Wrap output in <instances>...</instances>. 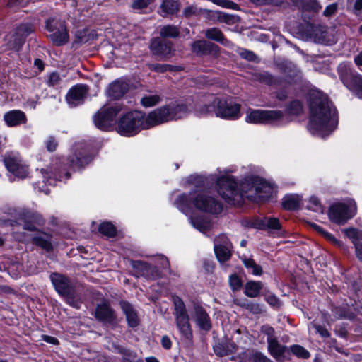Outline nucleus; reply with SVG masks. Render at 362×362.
Segmentation results:
<instances>
[{
  "label": "nucleus",
  "instance_id": "1",
  "mask_svg": "<svg viewBox=\"0 0 362 362\" xmlns=\"http://www.w3.org/2000/svg\"><path fill=\"white\" fill-rule=\"evenodd\" d=\"M228 173L217 179L216 185L220 196L230 204H239L244 197L255 202H263L273 192L272 185L262 178L247 176L238 184Z\"/></svg>",
  "mask_w": 362,
  "mask_h": 362
},
{
  "label": "nucleus",
  "instance_id": "2",
  "mask_svg": "<svg viewBox=\"0 0 362 362\" xmlns=\"http://www.w3.org/2000/svg\"><path fill=\"white\" fill-rule=\"evenodd\" d=\"M310 121L308 126L311 134L324 137L337 125V114L327 97L320 93L310 95Z\"/></svg>",
  "mask_w": 362,
  "mask_h": 362
},
{
  "label": "nucleus",
  "instance_id": "3",
  "mask_svg": "<svg viewBox=\"0 0 362 362\" xmlns=\"http://www.w3.org/2000/svg\"><path fill=\"white\" fill-rule=\"evenodd\" d=\"M50 280L56 291L64 298L69 305L75 308H80L81 299L76 283L59 273L51 274Z\"/></svg>",
  "mask_w": 362,
  "mask_h": 362
},
{
  "label": "nucleus",
  "instance_id": "4",
  "mask_svg": "<svg viewBox=\"0 0 362 362\" xmlns=\"http://www.w3.org/2000/svg\"><path fill=\"white\" fill-rule=\"evenodd\" d=\"M143 129H146L145 113L141 111L129 112L118 121L117 132L122 136L135 135Z\"/></svg>",
  "mask_w": 362,
  "mask_h": 362
},
{
  "label": "nucleus",
  "instance_id": "5",
  "mask_svg": "<svg viewBox=\"0 0 362 362\" xmlns=\"http://www.w3.org/2000/svg\"><path fill=\"white\" fill-rule=\"evenodd\" d=\"M212 105L205 112L214 111L217 117L223 119H235L240 116V105L232 101L225 100L216 97H211Z\"/></svg>",
  "mask_w": 362,
  "mask_h": 362
},
{
  "label": "nucleus",
  "instance_id": "6",
  "mask_svg": "<svg viewBox=\"0 0 362 362\" xmlns=\"http://www.w3.org/2000/svg\"><path fill=\"white\" fill-rule=\"evenodd\" d=\"M122 109V106L118 103L103 107L93 116L95 125L102 130H108L115 124L116 117Z\"/></svg>",
  "mask_w": 362,
  "mask_h": 362
},
{
  "label": "nucleus",
  "instance_id": "7",
  "mask_svg": "<svg viewBox=\"0 0 362 362\" xmlns=\"http://www.w3.org/2000/svg\"><path fill=\"white\" fill-rule=\"evenodd\" d=\"M192 204L199 211L213 214H219L223 209L222 204L208 192L194 193Z\"/></svg>",
  "mask_w": 362,
  "mask_h": 362
},
{
  "label": "nucleus",
  "instance_id": "8",
  "mask_svg": "<svg viewBox=\"0 0 362 362\" xmlns=\"http://www.w3.org/2000/svg\"><path fill=\"white\" fill-rule=\"evenodd\" d=\"M34 30L35 28L32 23L20 24L6 36L7 46L11 49L18 51L23 45L26 37Z\"/></svg>",
  "mask_w": 362,
  "mask_h": 362
},
{
  "label": "nucleus",
  "instance_id": "9",
  "mask_svg": "<svg viewBox=\"0 0 362 362\" xmlns=\"http://www.w3.org/2000/svg\"><path fill=\"white\" fill-rule=\"evenodd\" d=\"M176 325L180 334L187 339L192 337V331L189 322V316L183 301L180 298L174 299Z\"/></svg>",
  "mask_w": 362,
  "mask_h": 362
},
{
  "label": "nucleus",
  "instance_id": "10",
  "mask_svg": "<svg viewBox=\"0 0 362 362\" xmlns=\"http://www.w3.org/2000/svg\"><path fill=\"white\" fill-rule=\"evenodd\" d=\"M4 163L7 170L16 177L23 179L29 173L28 165L18 152H8L4 156Z\"/></svg>",
  "mask_w": 362,
  "mask_h": 362
},
{
  "label": "nucleus",
  "instance_id": "11",
  "mask_svg": "<svg viewBox=\"0 0 362 362\" xmlns=\"http://www.w3.org/2000/svg\"><path fill=\"white\" fill-rule=\"evenodd\" d=\"M356 209V204L354 202L336 204L330 206L329 218L335 223L344 224L355 215Z\"/></svg>",
  "mask_w": 362,
  "mask_h": 362
},
{
  "label": "nucleus",
  "instance_id": "12",
  "mask_svg": "<svg viewBox=\"0 0 362 362\" xmlns=\"http://www.w3.org/2000/svg\"><path fill=\"white\" fill-rule=\"evenodd\" d=\"M46 29L52 33L49 37L55 45L62 46L68 42L69 37L64 21L57 18L48 19Z\"/></svg>",
  "mask_w": 362,
  "mask_h": 362
},
{
  "label": "nucleus",
  "instance_id": "13",
  "mask_svg": "<svg viewBox=\"0 0 362 362\" xmlns=\"http://www.w3.org/2000/svg\"><path fill=\"white\" fill-rule=\"evenodd\" d=\"M338 71L343 83L362 98V76L354 73L346 64H340Z\"/></svg>",
  "mask_w": 362,
  "mask_h": 362
},
{
  "label": "nucleus",
  "instance_id": "14",
  "mask_svg": "<svg viewBox=\"0 0 362 362\" xmlns=\"http://www.w3.org/2000/svg\"><path fill=\"white\" fill-rule=\"evenodd\" d=\"M283 116L280 110H250L245 121L252 124H269L281 119Z\"/></svg>",
  "mask_w": 362,
  "mask_h": 362
},
{
  "label": "nucleus",
  "instance_id": "15",
  "mask_svg": "<svg viewBox=\"0 0 362 362\" xmlns=\"http://www.w3.org/2000/svg\"><path fill=\"white\" fill-rule=\"evenodd\" d=\"M18 219L23 222V229L30 231L36 230L37 226H43L45 223L40 214L25 209L18 212Z\"/></svg>",
  "mask_w": 362,
  "mask_h": 362
},
{
  "label": "nucleus",
  "instance_id": "16",
  "mask_svg": "<svg viewBox=\"0 0 362 362\" xmlns=\"http://www.w3.org/2000/svg\"><path fill=\"white\" fill-rule=\"evenodd\" d=\"M95 317L100 322L111 327H115L118 322L115 310L107 301L97 305L95 310Z\"/></svg>",
  "mask_w": 362,
  "mask_h": 362
},
{
  "label": "nucleus",
  "instance_id": "17",
  "mask_svg": "<svg viewBox=\"0 0 362 362\" xmlns=\"http://www.w3.org/2000/svg\"><path fill=\"white\" fill-rule=\"evenodd\" d=\"M170 120L168 105L163 106L151 111L145 115L146 129Z\"/></svg>",
  "mask_w": 362,
  "mask_h": 362
},
{
  "label": "nucleus",
  "instance_id": "18",
  "mask_svg": "<svg viewBox=\"0 0 362 362\" xmlns=\"http://www.w3.org/2000/svg\"><path fill=\"white\" fill-rule=\"evenodd\" d=\"M191 49L198 56L211 55L216 57L219 53V47L206 40H196L191 44Z\"/></svg>",
  "mask_w": 362,
  "mask_h": 362
},
{
  "label": "nucleus",
  "instance_id": "19",
  "mask_svg": "<svg viewBox=\"0 0 362 362\" xmlns=\"http://www.w3.org/2000/svg\"><path fill=\"white\" fill-rule=\"evenodd\" d=\"M131 264L137 277L144 276L148 279H156L160 276L159 269L146 262L142 261H132Z\"/></svg>",
  "mask_w": 362,
  "mask_h": 362
},
{
  "label": "nucleus",
  "instance_id": "20",
  "mask_svg": "<svg viewBox=\"0 0 362 362\" xmlns=\"http://www.w3.org/2000/svg\"><path fill=\"white\" fill-rule=\"evenodd\" d=\"M87 86L78 84L72 87L66 96L67 103L72 107H76L83 103L88 93Z\"/></svg>",
  "mask_w": 362,
  "mask_h": 362
},
{
  "label": "nucleus",
  "instance_id": "21",
  "mask_svg": "<svg viewBox=\"0 0 362 362\" xmlns=\"http://www.w3.org/2000/svg\"><path fill=\"white\" fill-rule=\"evenodd\" d=\"M192 316L201 329L209 331L211 328L210 317L203 307L199 305H194Z\"/></svg>",
  "mask_w": 362,
  "mask_h": 362
},
{
  "label": "nucleus",
  "instance_id": "22",
  "mask_svg": "<svg viewBox=\"0 0 362 362\" xmlns=\"http://www.w3.org/2000/svg\"><path fill=\"white\" fill-rule=\"evenodd\" d=\"M172 45L170 42L156 37L151 40L150 49L153 54L167 57L172 52Z\"/></svg>",
  "mask_w": 362,
  "mask_h": 362
},
{
  "label": "nucleus",
  "instance_id": "23",
  "mask_svg": "<svg viewBox=\"0 0 362 362\" xmlns=\"http://www.w3.org/2000/svg\"><path fill=\"white\" fill-rule=\"evenodd\" d=\"M344 233L354 245L356 257L362 262V231L351 228L346 229Z\"/></svg>",
  "mask_w": 362,
  "mask_h": 362
},
{
  "label": "nucleus",
  "instance_id": "24",
  "mask_svg": "<svg viewBox=\"0 0 362 362\" xmlns=\"http://www.w3.org/2000/svg\"><path fill=\"white\" fill-rule=\"evenodd\" d=\"M128 90V84L122 81L116 80L108 86L107 94L114 99L122 98Z\"/></svg>",
  "mask_w": 362,
  "mask_h": 362
},
{
  "label": "nucleus",
  "instance_id": "25",
  "mask_svg": "<svg viewBox=\"0 0 362 362\" xmlns=\"http://www.w3.org/2000/svg\"><path fill=\"white\" fill-rule=\"evenodd\" d=\"M119 304L123 313L126 315L129 326L132 327H136L139 325V318L134 308L127 301H121Z\"/></svg>",
  "mask_w": 362,
  "mask_h": 362
},
{
  "label": "nucleus",
  "instance_id": "26",
  "mask_svg": "<svg viewBox=\"0 0 362 362\" xmlns=\"http://www.w3.org/2000/svg\"><path fill=\"white\" fill-rule=\"evenodd\" d=\"M170 120L181 119L189 113L187 106L183 103H171L168 105Z\"/></svg>",
  "mask_w": 362,
  "mask_h": 362
},
{
  "label": "nucleus",
  "instance_id": "27",
  "mask_svg": "<svg viewBox=\"0 0 362 362\" xmlns=\"http://www.w3.org/2000/svg\"><path fill=\"white\" fill-rule=\"evenodd\" d=\"M4 119L8 126L13 127L25 123L26 117L21 110H12L5 114Z\"/></svg>",
  "mask_w": 362,
  "mask_h": 362
},
{
  "label": "nucleus",
  "instance_id": "28",
  "mask_svg": "<svg viewBox=\"0 0 362 362\" xmlns=\"http://www.w3.org/2000/svg\"><path fill=\"white\" fill-rule=\"evenodd\" d=\"M205 36L209 40L216 41L226 47H231L232 42L224 38V35L221 30L217 28L207 29L205 31Z\"/></svg>",
  "mask_w": 362,
  "mask_h": 362
},
{
  "label": "nucleus",
  "instance_id": "29",
  "mask_svg": "<svg viewBox=\"0 0 362 362\" xmlns=\"http://www.w3.org/2000/svg\"><path fill=\"white\" fill-rule=\"evenodd\" d=\"M51 238L50 235L40 232L33 238V242L42 249L50 251L52 250Z\"/></svg>",
  "mask_w": 362,
  "mask_h": 362
},
{
  "label": "nucleus",
  "instance_id": "30",
  "mask_svg": "<svg viewBox=\"0 0 362 362\" xmlns=\"http://www.w3.org/2000/svg\"><path fill=\"white\" fill-rule=\"evenodd\" d=\"M189 220L192 226L203 233L209 230L212 227L211 223L203 216L190 217Z\"/></svg>",
  "mask_w": 362,
  "mask_h": 362
},
{
  "label": "nucleus",
  "instance_id": "31",
  "mask_svg": "<svg viewBox=\"0 0 362 362\" xmlns=\"http://www.w3.org/2000/svg\"><path fill=\"white\" fill-rule=\"evenodd\" d=\"M267 341L268 344V351L274 358H279L284 354L286 346H281L276 338H269L267 339Z\"/></svg>",
  "mask_w": 362,
  "mask_h": 362
},
{
  "label": "nucleus",
  "instance_id": "32",
  "mask_svg": "<svg viewBox=\"0 0 362 362\" xmlns=\"http://www.w3.org/2000/svg\"><path fill=\"white\" fill-rule=\"evenodd\" d=\"M312 35L314 41L317 43L326 44L328 42L327 27L321 25L313 27L312 30Z\"/></svg>",
  "mask_w": 362,
  "mask_h": 362
},
{
  "label": "nucleus",
  "instance_id": "33",
  "mask_svg": "<svg viewBox=\"0 0 362 362\" xmlns=\"http://www.w3.org/2000/svg\"><path fill=\"white\" fill-rule=\"evenodd\" d=\"M231 247L222 245L219 242H215L214 251L218 260L220 262H224L228 260L231 256Z\"/></svg>",
  "mask_w": 362,
  "mask_h": 362
},
{
  "label": "nucleus",
  "instance_id": "34",
  "mask_svg": "<svg viewBox=\"0 0 362 362\" xmlns=\"http://www.w3.org/2000/svg\"><path fill=\"white\" fill-rule=\"evenodd\" d=\"M243 360L245 362H272L262 353L255 350L246 352L244 354Z\"/></svg>",
  "mask_w": 362,
  "mask_h": 362
},
{
  "label": "nucleus",
  "instance_id": "35",
  "mask_svg": "<svg viewBox=\"0 0 362 362\" xmlns=\"http://www.w3.org/2000/svg\"><path fill=\"white\" fill-rule=\"evenodd\" d=\"M262 284L260 281H248L245 286V294L250 298H255L259 296Z\"/></svg>",
  "mask_w": 362,
  "mask_h": 362
},
{
  "label": "nucleus",
  "instance_id": "36",
  "mask_svg": "<svg viewBox=\"0 0 362 362\" xmlns=\"http://www.w3.org/2000/svg\"><path fill=\"white\" fill-rule=\"evenodd\" d=\"M300 197L296 194H291L284 197L282 201V206L287 210H295L299 207Z\"/></svg>",
  "mask_w": 362,
  "mask_h": 362
},
{
  "label": "nucleus",
  "instance_id": "37",
  "mask_svg": "<svg viewBox=\"0 0 362 362\" xmlns=\"http://www.w3.org/2000/svg\"><path fill=\"white\" fill-rule=\"evenodd\" d=\"M258 225L262 229L279 230L281 228V224L276 218L265 217L259 221Z\"/></svg>",
  "mask_w": 362,
  "mask_h": 362
},
{
  "label": "nucleus",
  "instance_id": "38",
  "mask_svg": "<svg viewBox=\"0 0 362 362\" xmlns=\"http://www.w3.org/2000/svg\"><path fill=\"white\" fill-rule=\"evenodd\" d=\"M193 195L189 196L186 194H182L176 199L175 204L177 209L183 213H186L188 211L189 204L192 202Z\"/></svg>",
  "mask_w": 362,
  "mask_h": 362
},
{
  "label": "nucleus",
  "instance_id": "39",
  "mask_svg": "<svg viewBox=\"0 0 362 362\" xmlns=\"http://www.w3.org/2000/svg\"><path fill=\"white\" fill-rule=\"evenodd\" d=\"M160 8L165 15L173 14L179 9V4L175 0H163Z\"/></svg>",
  "mask_w": 362,
  "mask_h": 362
},
{
  "label": "nucleus",
  "instance_id": "40",
  "mask_svg": "<svg viewBox=\"0 0 362 362\" xmlns=\"http://www.w3.org/2000/svg\"><path fill=\"white\" fill-rule=\"evenodd\" d=\"M236 349L234 343L228 344H217L214 346V352L216 355L223 356L228 355L229 353L233 352Z\"/></svg>",
  "mask_w": 362,
  "mask_h": 362
},
{
  "label": "nucleus",
  "instance_id": "41",
  "mask_svg": "<svg viewBox=\"0 0 362 362\" xmlns=\"http://www.w3.org/2000/svg\"><path fill=\"white\" fill-rule=\"evenodd\" d=\"M160 102V96L156 94H146L141 99V104L145 107H153Z\"/></svg>",
  "mask_w": 362,
  "mask_h": 362
},
{
  "label": "nucleus",
  "instance_id": "42",
  "mask_svg": "<svg viewBox=\"0 0 362 362\" xmlns=\"http://www.w3.org/2000/svg\"><path fill=\"white\" fill-rule=\"evenodd\" d=\"M180 31L177 26L173 25H164L160 28V35L163 37H177Z\"/></svg>",
  "mask_w": 362,
  "mask_h": 362
},
{
  "label": "nucleus",
  "instance_id": "43",
  "mask_svg": "<svg viewBox=\"0 0 362 362\" xmlns=\"http://www.w3.org/2000/svg\"><path fill=\"white\" fill-rule=\"evenodd\" d=\"M254 79L260 83L272 85L276 82V79L267 71L257 73L254 75Z\"/></svg>",
  "mask_w": 362,
  "mask_h": 362
},
{
  "label": "nucleus",
  "instance_id": "44",
  "mask_svg": "<svg viewBox=\"0 0 362 362\" xmlns=\"http://www.w3.org/2000/svg\"><path fill=\"white\" fill-rule=\"evenodd\" d=\"M204 11H207V10L199 8L194 5H190L183 9L182 13L185 18H189L192 16H199Z\"/></svg>",
  "mask_w": 362,
  "mask_h": 362
},
{
  "label": "nucleus",
  "instance_id": "45",
  "mask_svg": "<svg viewBox=\"0 0 362 362\" xmlns=\"http://www.w3.org/2000/svg\"><path fill=\"white\" fill-rule=\"evenodd\" d=\"M99 231L102 234L109 237H113L116 235V228L110 222H104L101 223L99 226Z\"/></svg>",
  "mask_w": 362,
  "mask_h": 362
},
{
  "label": "nucleus",
  "instance_id": "46",
  "mask_svg": "<svg viewBox=\"0 0 362 362\" xmlns=\"http://www.w3.org/2000/svg\"><path fill=\"white\" fill-rule=\"evenodd\" d=\"M214 17L220 22H223L227 24H231L235 22L236 16L230 15L223 12L216 11L214 13Z\"/></svg>",
  "mask_w": 362,
  "mask_h": 362
},
{
  "label": "nucleus",
  "instance_id": "47",
  "mask_svg": "<svg viewBox=\"0 0 362 362\" xmlns=\"http://www.w3.org/2000/svg\"><path fill=\"white\" fill-rule=\"evenodd\" d=\"M286 112L289 115H298L303 112V105L298 100H293L287 107Z\"/></svg>",
  "mask_w": 362,
  "mask_h": 362
},
{
  "label": "nucleus",
  "instance_id": "48",
  "mask_svg": "<svg viewBox=\"0 0 362 362\" xmlns=\"http://www.w3.org/2000/svg\"><path fill=\"white\" fill-rule=\"evenodd\" d=\"M292 353L298 358H308L310 357V353L300 345H293L291 346Z\"/></svg>",
  "mask_w": 362,
  "mask_h": 362
},
{
  "label": "nucleus",
  "instance_id": "49",
  "mask_svg": "<svg viewBox=\"0 0 362 362\" xmlns=\"http://www.w3.org/2000/svg\"><path fill=\"white\" fill-rule=\"evenodd\" d=\"M307 208L315 212H323V208L322 206V204L320 200L315 197H310Z\"/></svg>",
  "mask_w": 362,
  "mask_h": 362
},
{
  "label": "nucleus",
  "instance_id": "50",
  "mask_svg": "<svg viewBox=\"0 0 362 362\" xmlns=\"http://www.w3.org/2000/svg\"><path fill=\"white\" fill-rule=\"evenodd\" d=\"M211 97H214V95H209L207 99V103L203 104L200 105L199 107L196 108V114L199 116H204L209 114L214 113V111H210L205 112L207 109H209V106L212 105V102L211 101Z\"/></svg>",
  "mask_w": 362,
  "mask_h": 362
},
{
  "label": "nucleus",
  "instance_id": "51",
  "mask_svg": "<svg viewBox=\"0 0 362 362\" xmlns=\"http://www.w3.org/2000/svg\"><path fill=\"white\" fill-rule=\"evenodd\" d=\"M89 160L90 159L88 157L81 158L78 156H76L75 158H73L70 160V165L74 169H78L83 167L84 165L87 164Z\"/></svg>",
  "mask_w": 362,
  "mask_h": 362
},
{
  "label": "nucleus",
  "instance_id": "52",
  "mask_svg": "<svg viewBox=\"0 0 362 362\" xmlns=\"http://www.w3.org/2000/svg\"><path fill=\"white\" fill-rule=\"evenodd\" d=\"M45 145L48 151L54 152L56 151V149L58 146V141L54 136H49L45 141Z\"/></svg>",
  "mask_w": 362,
  "mask_h": 362
},
{
  "label": "nucleus",
  "instance_id": "53",
  "mask_svg": "<svg viewBox=\"0 0 362 362\" xmlns=\"http://www.w3.org/2000/svg\"><path fill=\"white\" fill-rule=\"evenodd\" d=\"M149 68L151 70L158 72V73H164L167 71L173 70V66L171 65L162 64H150Z\"/></svg>",
  "mask_w": 362,
  "mask_h": 362
},
{
  "label": "nucleus",
  "instance_id": "54",
  "mask_svg": "<svg viewBox=\"0 0 362 362\" xmlns=\"http://www.w3.org/2000/svg\"><path fill=\"white\" fill-rule=\"evenodd\" d=\"M89 40V37L87 35L86 30H78L76 33L75 42L83 44Z\"/></svg>",
  "mask_w": 362,
  "mask_h": 362
},
{
  "label": "nucleus",
  "instance_id": "55",
  "mask_svg": "<svg viewBox=\"0 0 362 362\" xmlns=\"http://www.w3.org/2000/svg\"><path fill=\"white\" fill-rule=\"evenodd\" d=\"M239 54L242 58L250 62H256L257 59V57L253 52L245 49H240Z\"/></svg>",
  "mask_w": 362,
  "mask_h": 362
},
{
  "label": "nucleus",
  "instance_id": "56",
  "mask_svg": "<svg viewBox=\"0 0 362 362\" xmlns=\"http://www.w3.org/2000/svg\"><path fill=\"white\" fill-rule=\"evenodd\" d=\"M310 326L313 327L322 337L326 338V337H329L330 336L329 332L325 327H324L320 325H317V324L315 323L314 322H312L310 323Z\"/></svg>",
  "mask_w": 362,
  "mask_h": 362
},
{
  "label": "nucleus",
  "instance_id": "57",
  "mask_svg": "<svg viewBox=\"0 0 362 362\" xmlns=\"http://www.w3.org/2000/svg\"><path fill=\"white\" fill-rule=\"evenodd\" d=\"M151 0H134L132 4L133 9L141 10L147 8L151 4Z\"/></svg>",
  "mask_w": 362,
  "mask_h": 362
},
{
  "label": "nucleus",
  "instance_id": "58",
  "mask_svg": "<svg viewBox=\"0 0 362 362\" xmlns=\"http://www.w3.org/2000/svg\"><path fill=\"white\" fill-rule=\"evenodd\" d=\"M338 10V4L333 3L326 6L323 11V16L325 17H331L334 16Z\"/></svg>",
  "mask_w": 362,
  "mask_h": 362
},
{
  "label": "nucleus",
  "instance_id": "59",
  "mask_svg": "<svg viewBox=\"0 0 362 362\" xmlns=\"http://www.w3.org/2000/svg\"><path fill=\"white\" fill-rule=\"evenodd\" d=\"M229 284L233 291H237L241 286V281L236 274H233L229 278Z\"/></svg>",
  "mask_w": 362,
  "mask_h": 362
},
{
  "label": "nucleus",
  "instance_id": "60",
  "mask_svg": "<svg viewBox=\"0 0 362 362\" xmlns=\"http://www.w3.org/2000/svg\"><path fill=\"white\" fill-rule=\"evenodd\" d=\"M249 1L251 3H252L257 6L267 5V4L279 6L282 3V0H249Z\"/></svg>",
  "mask_w": 362,
  "mask_h": 362
},
{
  "label": "nucleus",
  "instance_id": "61",
  "mask_svg": "<svg viewBox=\"0 0 362 362\" xmlns=\"http://www.w3.org/2000/svg\"><path fill=\"white\" fill-rule=\"evenodd\" d=\"M60 81H61V78H60L59 74L57 72H52L49 74L47 83L48 86H54L59 84Z\"/></svg>",
  "mask_w": 362,
  "mask_h": 362
},
{
  "label": "nucleus",
  "instance_id": "62",
  "mask_svg": "<svg viewBox=\"0 0 362 362\" xmlns=\"http://www.w3.org/2000/svg\"><path fill=\"white\" fill-rule=\"evenodd\" d=\"M246 310L254 314H259L263 311L262 307L259 303L251 301L248 303Z\"/></svg>",
  "mask_w": 362,
  "mask_h": 362
},
{
  "label": "nucleus",
  "instance_id": "63",
  "mask_svg": "<svg viewBox=\"0 0 362 362\" xmlns=\"http://www.w3.org/2000/svg\"><path fill=\"white\" fill-rule=\"evenodd\" d=\"M265 300L272 307H279L280 304L279 299L274 294L265 296Z\"/></svg>",
  "mask_w": 362,
  "mask_h": 362
},
{
  "label": "nucleus",
  "instance_id": "64",
  "mask_svg": "<svg viewBox=\"0 0 362 362\" xmlns=\"http://www.w3.org/2000/svg\"><path fill=\"white\" fill-rule=\"evenodd\" d=\"M322 236L336 246L341 247L343 245V244L339 240H337L332 234L327 231H325Z\"/></svg>",
  "mask_w": 362,
  "mask_h": 362
}]
</instances>
